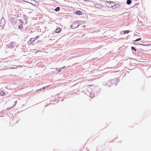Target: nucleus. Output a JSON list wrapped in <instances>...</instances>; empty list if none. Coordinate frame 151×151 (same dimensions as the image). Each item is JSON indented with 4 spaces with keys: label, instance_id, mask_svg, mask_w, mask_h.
Masks as SVG:
<instances>
[{
    "label": "nucleus",
    "instance_id": "nucleus-3",
    "mask_svg": "<svg viewBox=\"0 0 151 151\" xmlns=\"http://www.w3.org/2000/svg\"><path fill=\"white\" fill-rule=\"evenodd\" d=\"M94 6L95 7L98 8H101L102 6L101 5L99 4H95L94 5Z\"/></svg>",
    "mask_w": 151,
    "mask_h": 151
},
{
    "label": "nucleus",
    "instance_id": "nucleus-20",
    "mask_svg": "<svg viewBox=\"0 0 151 151\" xmlns=\"http://www.w3.org/2000/svg\"><path fill=\"white\" fill-rule=\"evenodd\" d=\"M86 27L85 25L83 26V27Z\"/></svg>",
    "mask_w": 151,
    "mask_h": 151
},
{
    "label": "nucleus",
    "instance_id": "nucleus-10",
    "mask_svg": "<svg viewBox=\"0 0 151 151\" xmlns=\"http://www.w3.org/2000/svg\"><path fill=\"white\" fill-rule=\"evenodd\" d=\"M50 85H49V86H46L45 87H43V88H40V89L39 90H43V89H44L45 88H47V87H48L49 86H50Z\"/></svg>",
    "mask_w": 151,
    "mask_h": 151
},
{
    "label": "nucleus",
    "instance_id": "nucleus-22",
    "mask_svg": "<svg viewBox=\"0 0 151 151\" xmlns=\"http://www.w3.org/2000/svg\"><path fill=\"white\" fill-rule=\"evenodd\" d=\"M23 23H24V22H22V24H23Z\"/></svg>",
    "mask_w": 151,
    "mask_h": 151
},
{
    "label": "nucleus",
    "instance_id": "nucleus-16",
    "mask_svg": "<svg viewBox=\"0 0 151 151\" xmlns=\"http://www.w3.org/2000/svg\"><path fill=\"white\" fill-rule=\"evenodd\" d=\"M40 36L38 35L36 37H35L34 39H35V40H36V39H37Z\"/></svg>",
    "mask_w": 151,
    "mask_h": 151
},
{
    "label": "nucleus",
    "instance_id": "nucleus-11",
    "mask_svg": "<svg viewBox=\"0 0 151 151\" xmlns=\"http://www.w3.org/2000/svg\"><path fill=\"white\" fill-rule=\"evenodd\" d=\"M60 8L59 7H58L55 9V11L58 12L59 11Z\"/></svg>",
    "mask_w": 151,
    "mask_h": 151
},
{
    "label": "nucleus",
    "instance_id": "nucleus-21",
    "mask_svg": "<svg viewBox=\"0 0 151 151\" xmlns=\"http://www.w3.org/2000/svg\"><path fill=\"white\" fill-rule=\"evenodd\" d=\"M19 21H22V20H20Z\"/></svg>",
    "mask_w": 151,
    "mask_h": 151
},
{
    "label": "nucleus",
    "instance_id": "nucleus-12",
    "mask_svg": "<svg viewBox=\"0 0 151 151\" xmlns=\"http://www.w3.org/2000/svg\"><path fill=\"white\" fill-rule=\"evenodd\" d=\"M19 28L20 29H22L23 28V26L22 24H20L19 25Z\"/></svg>",
    "mask_w": 151,
    "mask_h": 151
},
{
    "label": "nucleus",
    "instance_id": "nucleus-1",
    "mask_svg": "<svg viewBox=\"0 0 151 151\" xmlns=\"http://www.w3.org/2000/svg\"><path fill=\"white\" fill-rule=\"evenodd\" d=\"M106 5L108 7H113L115 6V4L113 2L108 1L106 4Z\"/></svg>",
    "mask_w": 151,
    "mask_h": 151
},
{
    "label": "nucleus",
    "instance_id": "nucleus-7",
    "mask_svg": "<svg viewBox=\"0 0 151 151\" xmlns=\"http://www.w3.org/2000/svg\"><path fill=\"white\" fill-rule=\"evenodd\" d=\"M15 105H16V104H14L13 105V106H11V107H8V108H7V110H9V109H12V108H13V107H14L15 106Z\"/></svg>",
    "mask_w": 151,
    "mask_h": 151
},
{
    "label": "nucleus",
    "instance_id": "nucleus-14",
    "mask_svg": "<svg viewBox=\"0 0 151 151\" xmlns=\"http://www.w3.org/2000/svg\"><path fill=\"white\" fill-rule=\"evenodd\" d=\"M34 39V38H31L30 39V41L31 42H33L35 40H33Z\"/></svg>",
    "mask_w": 151,
    "mask_h": 151
},
{
    "label": "nucleus",
    "instance_id": "nucleus-8",
    "mask_svg": "<svg viewBox=\"0 0 151 151\" xmlns=\"http://www.w3.org/2000/svg\"><path fill=\"white\" fill-rule=\"evenodd\" d=\"M127 3L128 5L130 4L131 3V0H127Z\"/></svg>",
    "mask_w": 151,
    "mask_h": 151
},
{
    "label": "nucleus",
    "instance_id": "nucleus-17",
    "mask_svg": "<svg viewBox=\"0 0 151 151\" xmlns=\"http://www.w3.org/2000/svg\"><path fill=\"white\" fill-rule=\"evenodd\" d=\"M131 49L132 50H134L135 51H136V49L134 47H132Z\"/></svg>",
    "mask_w": 151,
    "mask_h": 151
},
{
    "label": "nucleus",
    "instance_id": "nucleus-2",
    "mask_svg": "<svg viewBox=\"0 0 151 151\" xmlns=\"http://www.w3.org/2000/svg\"><path fill=\"white\" fill-rule=\"evenodd\" d=\"M29 3L33 5L36 6H37L39 4V3L38 2L34 0H31V2H29Z\"/></svg>",
    "mask_w": 151,
    "mask_h": 151
},
{
    "label": "nucleus",
    "instance_id": "nucleus-4",
    "mask_svg": "<svg viewBox=\"0 0 151 151\" xmlns=\"http://www.w3.org/2000/svg\"><path fill=\"white\" fill-rule=\"evenodd\" d=\"M15 45V43L14 42H11L9 45V47H14Z\"/></svg>",
    "mask_w": 151,
    "mask_h": 151
},
{
    "label": "nucleus",
    "instance_id": "nucleus-15",
    "mask_svg": "<svg viewBox=\"0 0 151 151\" xmlns=\"http://www.w3.org/2000/svg\"><path fill=\"white\" fill-rule=\"evenodd\" d=\"M129 32V30L125 31L124 32V34H125L126 33H128Z\"/></svg>",
    "mask_w": 151,
    "mask_h": 151
},
{
    "label": "nucleus",
    "instance_id": "nucleus-19",
    "mask_svg": "<svg viewBox=\"0 0 151 151\" xmlns=\"http://www.w3.org/2000/svg\"><path fill=\"white\" fill-rule=\"evenodd\" d=\"M76 24V23H73V24L72 25V27H73V25L74 24Z\"/></svg>",
    "mask_w": 151,
    "mask_h": 151
},
{
    "label": "nucleus",
    "instance_id": "nucleus-9",
    "mask_svg": "<svg viewBox=\"0 0 151 151\" xmlns=\"http://www.w3.org/2000/svg\"><path fill=\"white\" fill-rule=\"evenodd\" d=\"M4 94V92L3 91H0V95L3 96Z\"/></svg>",
    "mask_w": 151,
    "mask_h": 151
},
{
    "label": "nucleus",
    "instance_id": "nucleus-18",
    "mask_svg": "<svg viewBox=\"0 0 151 151\" xmlns=\"http://www.w3.org/2000/svg\"><path fill=\"white\" fill-rule=\"evenodd\" d=\"M24 1L26 2H30L29 1H31V0H24Z\"/></svg>",
    "mask_w": 151,
    "mask_h": 151
},
{
    "label": "nucleus",
    "instance_id": "nucleus-13",
    "mask_svg": "<svg viewBox=\"0 0 151 151\" xmlns=\"http://www.w3.org/2000/svg\"><path fill=\"white\" fill-rule=\"evenodd\" d=\"M141 38H139L138 39H136L134 41V42H137L138 41L141 40Z\"/></svg>",
    "mask_w": 151,
    "mask_h": 151
},
{
    "label": "nucleus",
    "instance_id": "nucleus-5",
    "mask_svg": "<svg viewBox=\"0 0 151 151\" xmlns=\"http://www.w3.org/2000/svg\"><path fill=\"white\" fill-rule=\"evenodd\" d=\"M76 14L79 15H81L82 14V12L80 11H78L76 12Z\"/></svg>",
    "mask_w": 151,
    "mask_h": 151
},
{
    "label": "nucleus",
    "instance_id": "nucleus-6",
    "mask_svg": "<svg viewBox=\"0 0 151 151\" xmlns=\"http://www.w3.org/2000/svg\"><path fill=\"white\" fill-rule=\"evenodd\" d=\"M61 31V29L60 28H57L55 30V32L57 33H59Z\"/></svg>",
    "mask_w": 151,
    "mask_h": 151
}]
</instances>
